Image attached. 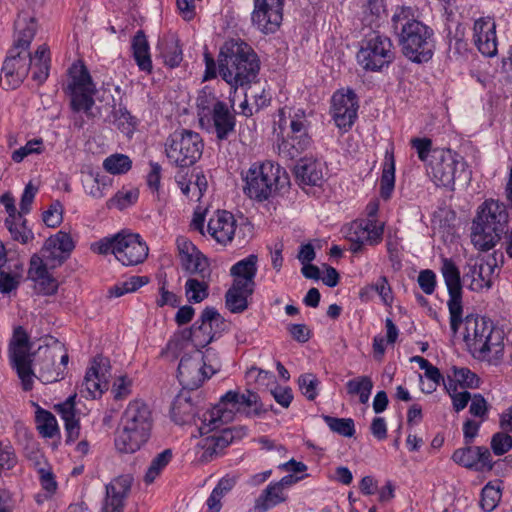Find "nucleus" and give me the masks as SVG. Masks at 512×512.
<instances>
[{
  "label": "nucleus",
  "mask_w": 512,
  "mask_h": 512,
  "mask_svg": "<svg viewBox=\"0 0 512 512\" xmlns=\"http://www.w3.org/2000/svg\"><path fill=\"white\" fill-rule=\"evenodd\" d=\"M391 21L402 54L408 60L421 64L432 59L436 47L434 30L415 19L411 7H398Z\"/></svg>",
  "instance_id": "f257e3e1"
},
{
  "label": "nucleus",
  "mask_w": 512,
  "mask_h": 512,
  "mask_svg": "<svg viewBox=\"0 0 512 512\" xmlns=\"http://www.w3.org/2000/svg\"><path fill=\"white\" fill-rule=\"evenodd\" d=\"M218 67L222 79L236 89L250 85L257 79L260 60L250 45L231 39L220 48Z\"/></svg>",
  "instance_id": "f03ea898"
},
{
  "label": "nucleus",
  "mask_w": 512,
  "mask_h": 512,
  "mask_svg": "<svg viewBox=\"0 0 512 512\" xmlns=\"http://www.w3.org/2000/svg\"><path fill=\"white\" fill-rule=\"evenodd\" d=\"M464 341L475 359L498 364L504 354V331L493 321L473 314L463 319Z\"/></svg>",
  "instance_id": "7ed1b4c3"
},
{
  "label": "nucleus",
  "mask_w": 512,
  "mask_h": 512,
  "mask_svg": "<svg viewBox=\"0 0 512 512\" xmlns=\"http://www.w3.org/2000/svg\"><path fill=\"white\" fill-rule=\"evenodd\" d=\"M153 416L141 400L131 401L124 410L115 437V447L121 453H135L150 438Z\"/></svg>",
  "instance_id": "20e7f679"
},
{
  "label": "nucleus",
  "mask_w": 512,
  "mask_h": 512,
  "mask_svg": "<svg viewBox=\"0 0 512 512\" xmlns=\"http://www.w3.org/2000/svg\"><path fill=\"white\" fill-rule=\"evenodd\" d=\"M508 218L503 203L493 199L484 201L472 224L471 240L474 246L482 251L493 248L505 232Z\"/></svg>",
  "instance_id": "39448f33"
},
{
  "label": "nucleus",
  "mask_w": 512,
  "mask_h": 512,
  "mask_svg": "<svg viewBox=\"0 0 512 512\" xmlns=\"http://www.w3.org/2000/svg\"><path fill=\"white\" fill-rule=\"evenodd\" d=\"M245 194L259 202L267 200L276 192L286 189L289 184V175L279 164L265 161L254 163L244 177Z\"/></svg>",
  "instance_id": "423d86ee"
},
{
  "label": "nucleus",
  "mask_w": 512,
  "mask_h": 512,
  "mask_svg": "<svg viewBox=\"0 0 512 512\" xmlns=\"http://www.w3.org/2000/svg\"><path fill=\"white\" fill-rule=\"evenodd\" d=\"M272 408L273 405L266 407L256 392L246 390L244 393H240L229 390L212 408L209 419L205 418V421H209L211 430H214L219 427V424L232 421L235 412H243L247 416H260Z\"/></svg>",
  "instance_id": "0eeeda50"
},
{
  "label": "nucleus",
  "mask_w": 512,
  "mask_h": 512,
  "mask_svg": "<svg viewBox=\"0 0 512 512\" xmlns=\"http://www.w3.org/2000/svg\"><path fill=\"white\" fill-rule=\"evenodd\" d=\"M92 249L102 255L113 254L124 266H135L144 262L149 251L139 234L125 231L102 238Z\"/></svg>",
  "instance_id": "6e6552de"
},
{
  "label": "nucleus",
  "mask_w": 512,
  "mask_h": 512,
  "mask_svg": "<svg viewBox=\"0 0 512 512\" xmlns=\"http://www.w3.org/2000/svg\"><path fill=\"white\" fill-rule=\"evenodd\" d=\"M204 142L199 133L175 130L166 140L165 153L170 164L186 169L196 164L203 154Z\"/></svg>",
  "instance_id": "1a4fd4ad"
},
{
  "label": "nucleus",
  "mask_w": 512,
  "mask_h": 512,
  "mask_svg": "<svg viewBox=\"0 0 512 512\" xmlns=\"http://www.w3.org/2000/svg\"><path fill=\"white\" fill-rule=\"evenodd\" d=\"M220 368L221 363L217 353L212 348H208L201 359L188 354L182 356L177 369V377L183 387L194 390L217 373Z\"/></svg>",
  "instance_id": "9d476101"
},
{
  "label": "nucleus",
  "mask_w": 512,
  "mask_h": 512,
  "mask_svg": "<svg viewBox=\"0 0 512 512\" xmlns=\"http://www.w3.org/2000/svg\"><path fill=\"white\" fill-rule=\"evenodd\" d=\"M356 57L365 71L380 72L394 61V46L388 36L374 33L362 40Z\"/></svg>",
  "instance_id": "9b49d317"
},
{
  "label": "nucleus",
  "mask_w": 512,
  "mask_h": 512,
  "mask_svg": "<svg viewBox=\"0 0 512 512\" xmlns=\"http://www.w3.org/2000/svg\"><path fill=\"white\" fill-rule=\"evenodd\" d=\"M31 344L29 336L22 326L14 329L13 337L9 344V356L12 367L21 379L24 391H30L33 387L32 354L29 353Z\"/></svg>",
  "instance_id": "f8f14e48"
},
{
  "label": "nucleus",
  "mask_w": 512,
  "mask_h": 512,
  "mask_svg": "<svg viewBox=\"0 0 512 512\" xmlns=\"http://www.w3.org/2000/svg\"><path fill=\"white\" fill-rule=\"evenodd\" d=\"M441 273L449 294L447 305L450 313V328L452 332L456 334L463 321L462 282L460 270L452 259L443 258Z\"/></svg>",
  "instance_id": "ddd939ff"
},
{
  "label": "nucleus",
  "mask_w": 512,
  "mask_h": 512,
  "mask_svg": "<svg viewBox=\"0 0 512 512\" xmlns=\"http://www.w3.org/2000/svg\"><path fill=\"white\" fill-rule=\"evenodd\" d=\"M459 155L451 149L434 148L427 173L438 187L452 188L455 182Z\"/></svg>",
  "instance_id": "4468645a"
},
{
  "label": "nucleus",
  "mask_w": 512,
  "mask_h": 512,
  "mask_svg": "<svg viewBox=\"0 0 512 512\" xmlns=\"http://www.w3.org/2000/svg\"><path fill=\"white\" fill-rule=\"evenodd\" d=\"M32 56L29 51L12 47L2 66L3 77L1 83L5 90H14L20 87L29 74L32 66Z\"/></svg>",
  "instance_id": "2eb2a0df"
},
{
  "label": "nucleus",
  "mask_w": 512,
  "mask_h": 512,
  "mask_svg": "<svg viewBox=\"0 0 512 512\" xmlns=\"http://www.w3.org/2000/svg\"><path fill=\"white\" fill-rule=\"evenodd\" d=\"M208 233L220 244L227 245L232 242L235 235L239 238V243L244 244L247 242L245 238V230L250 233L252 226L245 223L239 227L237 231L236 220L231 212L226 210H218L212 218H210L207 226Z\"/></svg>",
  "instance_id": "dca6fc26"
},
{
  "label": "nucleus",
  "mask_w": 512,
  "mask_h": 512,
  "mask_svg": "<svg viewBox=\"0 0 512 512\" xmlns=\"http://www.w3.org/2000/svg\"><path fill=\"white\" fill-rule=\"evenodd\" d=\"M284 0H254L253 25L264 34L275 33L283 20Z\"/></svg>",
  "instance_id": "f3484780"
},
{
  "label": "nucleus",
  "mask_w": 512,
  "mask_h": 512,
  "mask_svg": "<svg viewBox=\"0 0 512 512\" xmlns=\"http://www.w3.org/2000/svg\"><path fill=\"white\" fill-rule=\"evenodd\" d=\"M111 376V365L109 358L99 354L91 361L82 382L83 389L86 391L85 397L95 399L100 397L109 388V378Z\"/></svg>",
  "instance_id": "a211bd4d"
},
{
  "label": "nucleus",
  "mask_w": 512,
  "mask_h": 512,
  "mask_svg": "<svg viewBox=\"0 0 512 512\" xmlns=\"http://www.w3.org/2000/svg\"><path fill=\"white\" fill-rule=\"evenodd\" d=\"M358 101L353 90L337 91L332 96L331 112L337 127L348 130L357 118Z\"/></svg>",
  "instance_id": "6ab92c4d"
},
{
  "label": "nucleus",
  "mask_w": 512,
  "mask_h": 512,
  "mask_svg": "<svg viewBox=\"0 0 512 512\" xmlns=\"http://www.w3.org/2000/svg\"><path fill=\"white\" fill-rule=\"evenodd\" d=\"M473 40L479 52L486 57L497 54L496 23L491 17H481L474 22Z\"/></svg>",
  "instance_id": "aec40b11"
},
{
  "label": "nucleus",
  "mask_w": 512,
  "mask_h": 512,
  "mask_svg": "<svg viewBox=\"0 0 512 512\" xmlns=\"http://www.w3.org/2000/svg\"><path fill=\"white\" fill-rule=\"evenodd\" d=\"M224 323V318L214 307H206L199 319L192 325L195 332V347L199 351L200 348L206 347L215 338L213 326H219Z\"/></svg>",
  "instance_id": "412c9836"
},
{
  "label": "nucleus",
  "mask_w": 512,
  "mask_h": 512,
  "mask_svg": "<svg viewBox=\"0 0 512 512\" xmlns=\"http://www.w3.org/2000/svg\"><path fill=\"white\" fill-rule=\"evenodd\" d=\"M494 269L495 265L483 260L469 261L464 267L463 281H470L468 287L472 291L479 292L483 289H490Z\"/></svg>",
  "instance_id": "4be33fe9"
},
{
  "label": "nucleus",
  "mask_w": 512,
  "mask_h": 512,
  "mask_svg": "<svg viewBox=\"0 0 512 512\" xmlns=\"http://www.w3.org/2000/svg\"><path fill=\"white\" fill-rule=\"evenodd\" d=\"M133 477L129 474L120 475L106 485V511L122 512L124 500L128 496Z\"/></svg>",
  "instance_id": "5701e85b"
},
{
  "label": "nucleus",
  "mask_w": 512,
  "mask_h": 512,
  "mask_svg": "<svg viewBox=\"0 0 512 512\" xmlns=\"http://www.w3.org/2000/svg\"><path fill=\"white\" fill-rule=\"evenodd\" d=\"M211 119L218 140H226L235 132L236 118L225 102L215 101L211 112Z\"/></svg>",
  "instance_id": "b1692460"
},
{
  "label": "nucleus",
  "mask_w": 512,
  "mask_h": 512,
  "mask_svg": "<svg viewBox=\"0 0 512 512\" xmlns=\"http://www.w3.org/2000/svg\"><path fill=\"white\" fill-rule=\"evenodd\" d=\"M258 256L250 254L246 258L236 262L230 268L233 283L239 282L241 286L255 289V277L257 274Z\"/></svg>",
  "instance_id": "393cba45"
},
{
  "label": "nucleus",
  "mask_w": 512,
  "mask_h": 512,
  "mask_svg": "<svg viewBox=\"0 0 512 512\" xmlns=\"http://www.w3.org/2000/svg\"><path fill=\"white\" fill-rule=\"evenodd\" d=\"M294 173L300 185L318 186L323 180L321 163L311 158L300 159Z\"/></svg>",
  "instance_id": "a878e982"
},
{
  "label": "nucleus",
  "mask_w": 512,
  "mask_h": 512,
  "mask_svg": "<svg viewBox=\"0 0 512 512\" xmlns=\"http://www.w3.org/2000/svg\"><path fill=\"white\" fill-rule=\"evenodd\" d=\"M255 289L243 287L239 282L233 283L225 293V306L231 313H242L248 308V298Z\"/></svg>",
  "instance_id": "bb28decb"
},
{
  "label": "nucleus",
  "mask_w": 512,
  "mask_h": 512,
  "mask_svg": "<svg viewBox=\"0 0 512 512\" xmlns=\"http://www.w3.org/2000/svg\"><path fill=\"white\" fill-rule=\"evenodd\" d=\"M15 40L12 47L28 51L36 33V22L32 17L19 15L14 23Z\"/></svg>",
  "instance_id": "cd10ccee"
},
{
  "label": "nucleus",
  "mask_w": 512,
  "mask_h": 512,
  "mask_svg": "<svg viewBox=\"0 0 512 512\" xmlns=\"http://www.w3.org/2000/svg\"><path fill=\"white\" fill-rule=\"evenodd\" d=\"M288 500L287 494L282 491L278 485L270 482L267 487L256 498L254 503V510L256 512H267L268 510L286 502Z\"/></svg>",
  "instance_id": "c85d7f7f"
},
{
  "label": "nucleus",
  "mask_w": 512,
  "mask_h": 512,
  "mask_svg": "<svg viewBox=\"0 0 512 512\" xmlns=\"http://www.w3.org/2000/svg\"><path fill=\"white\" fill-rule=\"evenodd\" d=\"M132 50L134 60L143 72H152V60L150 56V46L145 33L142 30L136 32L132 40Z\"/></svg>",
  "instance_id": "c756f323"
},
{
  "label": "nucleus",
  "mask_w": 512,
  "mask_h": 512,
  "mask_svg": "<svg viewBox=\"0 0 512 512\" xmlns=\"http://www.w3.org/2000/svg\"><path fill=\"white\" fill-rule=\"evenodd\" d=\"M179 259L182 269L187 273L192 275L197 274L203 279H210L211 271L209 269L208 258L200 250Z\"/></svg>",
  "instance_id": "7c9ffc66"
},
{
  "label": "nucleus",
  "mask_w": 512,
  "mask_h": 512,
  "mask_svg": "<svg viewBox=\"0 0 512 512\" xmlns=\"http://www.w3.org/2000/svg\"><path fill=\"white\" fill-rule=\"evenodd\" d=\"M310 145L309 135L288 136L279 144V153L286 158L294 159L306 151Z\"/></svg>",
  "instance_id": "2f4dec72"
},
{
  "label": "nucleus",
  "mask_w": 512,
  "mask_h": 512,
  "mask_svg": "<svg viewBox=\"0 0 512 512\" xmlns=\"http://www.w3.org/2000/svg\"><path fill=\"white\" fill-rule=\"evenodd\" d=\"M54 408L64 421L67 434L66 443H73L78 439L80 434V423L79 419L76 417V409H68V407L62 404H57Z\"/></svg>",
  "instance_id": "473e14b6"
},
{
  "label": "nucleus",
  "mask_w": 512,
  "mask_h": 512,
  "mask_svg": "<svg viewBox=\"0 0 512 512\" xmlns=\"http://www.w3.org/2000/svg\"><path fill=\"white\" fill-rule=\"evenodd\" d=\"M395 187V161L393 153L386 152L385 163L380 179V196L384 200L390 199Z\"/></svg>",
  "instance_id": "72a5a7b5"
},
{
  "label": "nucleus",
  "mask_w": 512,
  "mask_h": 512,
  "mask_svg": "<svg viewBox=\"0 0 512 512\" xmlns=\"http://www.w3.org/2000/svg\"><path fill=\"white\" fill-rule=\"evenodd\" d=\"M44 359L40 363L39 379L43 383H53L64 378V372L55 368V354L48 347L43 351Z\"/></svg>",
  "instance_id": "f704fd0d"
},
{
  "label": "nucleus",
  "mask_w": 512,
  "mask_h": 512,
  "mask_svg": "<svg viewBox=\"0 0 512 512\" xmlns=\"http://www.w3.org/2000/svg\"><path fill=\"white\" fill-rule=\"evenodd\" d=\"M210 279L189 278L185 283V294L190 303H200L209 296Z\"/></svg>",
  "instance_id": "c9c22d12"
},
{
  "label": "nucleus",
  "mask_w": 512,
  "mask_h": 512,
  "mask_svg": "<svg viewBox=\"0 0 512 512\" xmlns=\"http://www.w3.org/2000/svg\"><path fill=\"white\" fill-rule=\"evenodd\" d=\"M71 97L70 106L74 112H89L93 105L95 89H68Z\"/></svg>",
  "instance_id": "e433bc0d"
},
{
  "label": "nucleus",
  "mask_w": 512,
  "mask_h": 512,
  "mask_svg": "<svg viewBox=\"0 0 512 512\" xmlns=\"http://www.w3.org/2000/svg\"><path fill=\"white\" fill-rule=\"evenodd\" d=\"M72 82L67 89H95L92 77L84 64H73L69 69Z\"/></svg>",
  "instance_id": "4c0bfd02"
},
{
  "label": "nucleus",
  "mask_w": 512,
  "mask_h": 512,
  "mask_svg": "<svg viewBox=\"0 0 512 512\" xmlns=\"http://www.w3.org/2000/svg\"><path fill=\"white\" fill-rule=\"evenodd\" d=\"M36 422L39 433L43 437L52 438L59 432L56 418L48 410L38 408L36 411Z\"/></svg>",
  "instance_id": "58836bf2"
},
{
  "label": "nucleus",
  "mask_w": 512,
  "mask_h": 512,
  "mask_svg": "<svg viewBox=\"0 0 512 512\" xmlns=\"http://www.w3.org/2000/svg\"><path fill=\"white\" fill-rule=\"evenodd\" d=\"M245 434L246 430L243 427H231L214 433L210 438L213 439L214 445H216L218 450L222 453L227 446L235 440L241 439Z\"/></svg>",
  "instance_id": "ea45409f"
},
{
  "label": "nucleus",
  "mask_w": 512,
  "mask_h": 512,
  "mask_svg": "<svg viewBox=\"0 0 512 512\" xmlns=\"http://www.w3.org/2000/svg\"><path fill=\"white\" fill-rule=\"evenodd\" d=\"M161 56L165 65L170 68L179 66L183 60V53L178 41L171 39L161 43Z\"/></svg>",
  "instance_id": "a19ab883"
},
{
  "label": "nucleus",
  "mask_w": 512,
  "mask_h": 512,
  "mask_svg": "<svg viewBox=\"0 0 512 512\" xmlns=\"http://www.w3.org/2000/svg\"><path fill=\"white\" fill-rule=\"evenodd\" d=\"M132 167V161L125 154L115 153L103 161V168L110 174L120 175L127 173Z\"/></svg>",
  "instance_id": "79ce46f5"
},
{
  "label": "nucleus",
  "mask_w": 512,
  "mask_h": 512,
  "mask_svg": "<svg viewBox=\"0 0 512 512\" xmlns=\"http://www.w3.org/2000/svg\"><path fill=\"white\" fill-rule=\"evenodd\" d=\"M171 416L176 424L187 423L194 416V408L189 398H177L171 409Z\"/></svg>",
  "instance_id": "37998d69"
},
{
  "label": "nucleus",
  "mask_w": 512,
  "mask_h": 512,
  "mask_svg": "<svg viewBox=\"0 0 512 512\" xmlns=\"http://www.w3.org/2000/svg\"><path fill=\"white\" fill-rule=\"evenodd\" d=\"M172 459V451L165 449L159 453L150 463L145 476L144 481L147 484H151L159 476L161 471L168 465Z\"/></svg>",
  "instance_id": "c03bdc74"
},
{
  "label": "nucleus",
  "mask_w": 512,
  "mask_h": 512,
  "mask_svg": "<svg viewBox=\"0 0 512 512\" xmlns=\"http://www.w3.org/2000/svg\"><path fill=\"white\" fill-rule=\"evenodd\" d=\"M323 420L334 433L344 437H353L355 434V424L352 418H337L323 415Z\"/></svg>",
  "instance_id": "a18cd8bd"
},
{
  "label": "nucleus",
  "mask_w": 512,
  "mask_h": 512,
  "mask_svg": "<svg viewBox=\"0 0 512 512\" xmlns=\"http://www.w3.org/2000/svg\"><path fill=\"white\" fill-rule=\"evenodd\" d=\"M476 455L477 449L476 446L466 445L465 447H461L456 449L451 459L458 465L476 471Z\"/></svg>",
  "instance_id": "49530a36"
},
{
  "label": "nucleus",
  "mask_w": 512,
  "mask_h": 512,
  "mask_svg": "<svg viewBox=\"0 0 512 512\" xmlns=\"http://www.w3.org/2000/svg\"><path fill=\"white\" fill-rule=\"evenodd\" d=\"M23 275L24 263L19 257H8L5 246L0 242V273Z\"/></svg>",
  "instance_id": "de8ad7c7"
},
{
  "label": "nucleus",
  "mask_w": 512,
  "mask_h": 512,
  "mask_svg": "<svg viewBox=\"0 0 512 512\" xmlns=\"http://www.w3.org/2000/svg\"><path fill=\"white\" fill-rule=\"evenodd\" d=\"M148 283L146 276H132L128 280L114 285L109 293L114 297H121L126 293H131Z\"/></svg>",
  "instance_id": "09e8293b"
},
{
  "label": "nucleus",
  "mask_w": 512,
  "mask_h": 512,
  "mask_svg": "<svg viewBox=\"0 0 512 512\" xmlns=\"http://www.w3.org/2000/svg\"><path fill=\"white\" fill-rule=\"evenodd\" d=\"M5 226L15 241L26 244L33 239V233L30 229L27 228L25 219H23L20 224H17L16 219L6 218Z\"/></svg>",
  "instance_id": "8fccbe9b"
},
{
  "label": "nucleus",
  "mask_w": 512,
  "mask_h": 512,
  "mask_svg": "<svg viewBox=\"0 0 512 512\" xmlns=\"http://www.w3.org/2000/svg\"><path fill=\"white\" fill-rule=\"evenodd\" d=\"M452 371L455 381L462 388L476 389L480 386V378L469 368L454 366Z\"/></svg>",
  "instance_id": "3c124183"
},
{
  "label": "nucleus",
  "mask_w": 512,
  "mask_h": 512,
  "mask_svg": "<svg viewBox=\"0 0 512 512\" xmlns=\"http://www.w3.org/2000/svg\"><path fill=\"white\" fill-rule=\"evenodd\" d=\"M500 499V489L488 483L482 489L480 506L484 512H492L499 504Z\"/></svg>",
  "instance_id": "603ef678"
},
{
  "label": "nucleus",
  "mask_w": 512,
  "mask_h": 512,
  "mask_svg": "<svg viewBox=\"0 0 512 512\" xmlns=\"http://www.w3.org/2000/svg\"><path fill=\"white\" fill-rule=\"evenodd\" d=\"M320 382L313 373H305L299 376L298 386L302 394L310 401L314 400L318 395V386Z\"/></svg>",
  "instance_id": "864d4df0"
},
{
  "label": "nucleus",
  "mask_w": 512,
  "mask_h": 512,
  "mask_svg": "<svg viewBox=\"0 0 512 512\" xmlns=\"http://www.w3.org/2000/svg\"><path fill=\"white\" fill-rule=\"evenodd\" d=\"M139 197V191L137 189H131L127 191H118L107 203L108 207H116L119 210H123L128 206L136 203Z\"/></svg>",
  "instance_id": "5fc2aeb1"
},
{
  "label": "nucleus",
  "mask_w": 512,
  "mask_h": 512,
  "mask_svg": "<svg viewBox=\"0 0 512 512\" xmlns=\"http://www.w3.org/2000/svg\"><path fill=\"white\" fill-rule=\"evenodd\" d=\"M48 247L57 248L67 256H70L74 250L75 245L69 233L59 231L54 236L49 237L47 240Z\"/></svg>",
  "instance_id": "6e6d98bb"
},
{
  "label": "nucleus",
  "mask_w": 512,
  "mask_h": 512,
  "mask_svg": "<svg viewBox=\"0 0 512 512\" xmlns=\"http://www.w3.org/2000/svg\"><path fill=\"white\" fill-rule=\"evenodd\" d=\"M195 332L193 331L192 326L190 328H185L178 333L174 334V336L169 340L167 344V348L170 351H174L175 353L184 349L185 345L188 342H192L195 346Z\"/></svg>",
  "instance_id": "4d7b16f0"
},
{
  "label": "nucleus",
  "mask_w": 512,
  "mask_h": 512,
  "mask_svg": "<svg viewBox=\"0 0 512 512\" xmlns=\"http://www.w3.org/2000/svg\"><path fill=\"white\" fill-rule=\"evenodd\" d=\"M510 432H497L491 438V449L497 456H501L512 449V436Z\"/></svg>",
  "instance_id": "13d9d810"
},
{
  "label": "nucleus",
  "mask_w": 512,
  "mask_h": 512,
  "mask_svg": "<svg viewBox=\"0 0 512 512\" xmlns=\"http://www.w3.org/2000/svg\"><path fill=\"white\" fill-rule=\"evenodd\" d=\"M369 226H371V221H367V219L353 221L345 230L346 239L348 241H365Z\"/></svg>",
  "instance_id": "bf43d9fd"
},
{
  "label": "nucleus",
  "mask_w": 512,
  "mask_h": 512,
  "mask_svg": "<svg viewBox=\"0 0 512 512\" xmlns=\"http://www.w3.org/2000/svg\"><path fill=\"white\" fill-rule=\"evenodd\" d=\"M197 448L201 450V455L198 460L202 463L210 462L221 454L216 445H214L213 439H211L210 436L202 438L198 442Z\"/></svg>",
  "instance_id": "052dcab7"
},
{
  "label": "nucleus",
  "mask_w": 512,
  "mask_h": 512,
  "mask_svg": "<svg viewBox=\"0 0 512 512\" xmlns=\"http://www.w3.org/2000/svg\"><path fill=\"white\" fill-rule=\"evenodd\" d=\"M50 265L40 256L34 254L30 259V267L28 270L29 278L34 281L49 275L48 269Z\"/></svg>",
  "instance_id": "680f3d73"
},
{
  "label": "nucleus",
  "mask_w": 512,
  "mask_h": 512,
  "mask_svg": "<svg viewBox=\"0 0 512 512\" xmlns=\"http://www.w3.org/2000/svg\"><path fill=\"white\" fill-rule=\"evenodd\" d=\"M42 258L50 265V269H55L61 266L68 258L67 254L62 253L57 248L48 247L45 241L42 248Z\"/></svg>",
  "instance_id": "e2e57ef3"
},
{
  "label": "nucleus",
  "mask_w": 512,
  "mask_h": 512,
  "mask_svg": "<svg viewBox=\"0 0 512 512\" xmlns=\"http://www.w3.org/2000/svg\"><path fill=\"white\" fill-rule=\"evenodd\" d=\"M42 139H33L26 143L25 146L20 147L12 153V160L16 163L23 161V159L30 154H40L42 152Z\"/></svg>",
  "instance_id": "0e129e2a"
},
{
  "label": "nucleus",
  "mask_w": 512,
  "mask_h": 512,
  "mask_svg": "<svg viewBox=\"0 0 512 512\" xmlns=\"http://www.w3.org/2000/svg\"><path fill=\"white\" fill-rule=\"evenodd\" d=\"M412 148H414L417 152L418 158L426 162L428 157L432 156L433 148H432V140L423 137V138H412L410 141Z\"/></svg>",
  "instance_id": "69168bd1"
},
{
  "label": "nucleus",
  "mask_w": 512,
  "mask_h": 512,
  "mask_svg": "<svg viewBox=\"0 0 512 512\" xmlns=\"http://www.w3.org/2000/svg\"><path fill=\"white\" fill-rule=\"evenodd\" d=\"M476 472H489L493 469L492 455L490 450L485 446H476Z\"/></svg>",
  "instance_id": "338daca9"
},
{
  "label": "nucleus",
  "mask_w": 512,
  "mask_h": 512,
  "mask_svg": "<svg viewBox=\"0 0 512 512\" xmlns=\"http://www.w3.org/2000/svg\"><path fill=\"white\" fill-rule=\"evenodd\" d=\"M43 222L51 228L57 227L61 224L62 217V205L59 201L51 204L50 208L43 213Z\"/></svg>",
  "instance_id": "774afa93"
}]
</instances>
